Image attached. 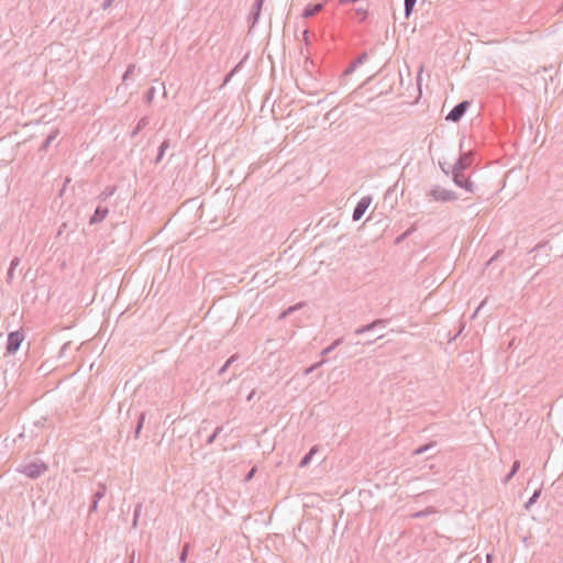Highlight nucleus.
Instances as JSON below:
<instances>
[{
  "label": "nucleus",
  "instance_id": "7",
  "mask_svg": "<svg viewBox=\"0 0 563 563\" xmlns=\"http://www.w3.org/2000/svg\"><path fill=\"white\" fill-rule=\"evenodd\" d=\"M371 202H372L371 196H365L357 202V205L355 206V208L353 210V214H352L353 221H358L364 216V213L368 209Z\"/></svg>",
  "mask_w": 563,
  "mask_h": 563
},
{
  "label": "nucleus",
  "instance_id": "42",
  "mask_svg": "<svg viewBox=\"0 0 563 563\" xmlns=\"http://www.w3.org/2000/svg\"><path fill=\"white\" fill-rule=\"evenodd\" d=\"M255 396V390H252L251 394L247 396L246 400L251 401Z\"/></svg>",
  "mask_w": 563,
  "mask_h": 563
},
{
  "label": "nucleus",
  "instance_id": "39",
  "mask_svg": "<svg viewBox=\"0 0 563 563\" xmlns=\"http://www.w3.org/2000/svg\"><path fill=\"white\" fill-rule=\"evenodd\" d=\"M514 476H510V472L505 476L503 483L507 484Z\"/></svg>",
  "mask_w": 563,
  "mask_h": 563
},
{
  "label": "nucleus",
  "instance_id": "28",
  "mask_svg": "<svg viewBox=\"0 0 563 563\" xmlns=\"http://www.w3.org/2000/svg\"><path fill=\"white\" fill-rule=\"evenodd\" d=\"M355 14L357 15L358 20L362 22L367 18L368 12L366 9L357 8V9H355Z\"/></svg>",
  "mask_w": 563,
  "mask_h": 563
},
{
  "label": "nucleus",
  "instance_id": "18",
  "mask_svg": "<svg viewBox=\"0 0 563 563\" xmlns=\"http://www.w3.org/2000/svg\"><path fill=\"white\" fill-rule=\"evenodd\" d=\"M417 0H405V16L408 19L413 11Z\"/></svg>",
  "mask_w": 563,
  "mask_h": 563
},
{
  "label": "nucleus",
  "instance_id": "3",
  "mask_svg": "<svg viewBox=\"0 0 563 563\" xmlns=\"http://www.w3.org/2000/svg\"><path fill=\"white\" fill-rule=\"evenodd\" d=\"M468 107V101H461L446 114L445 120L454 123L459 122L467 111Z\"/></svg>",
  "mask_w": 563,
  "mask_h": 563
},
{
  "label": "nucleus",
  "instance_id": "9",
  "mask_svg": "<svg viewBox=\"0 0 563 563\" xmlns=\"http://www.w3.org/2000/svg\"><path fill=\"white\" fill-rule=\"evenodd\" d=\"M109 213V209L106 206H102V203H99L93 212V214L90 217L89 223L90 224H98L102 222Z\"/></svg>",
  "mask_w": 563,
  "mask_h": 563
},
{
  "label": "nucleus",
  "instance_id": "11",
  "mask_svg": "<svg viewBox=\"0 0 563 563\" xmlns=\"http://www.w3.org/2000/svg\"><path fill=\"white\" fill-rule=\"evenodd\" d=\"M263 4L253 3L252 10L249 15L250 31L256 25L260 20Z\"/></svg>",
  "mask_w": 563,
  "mask_h": 563
},
{
  "label": "nucleus",
  "instance_id": "43",
  "mask_svg": "<svg viewBox=\"0 0 563 563\" xmlns=\"http://www.w3.org/2000/svg\"><path fill=\"white\" fill-rule=\"evenodd\" d=\"M227 369L228 367L225 365H222V367L219 369V375H222Z\"/></svg>",
  "mask_w": 563,
  "mask_h": 563
},
{
  "label": "nucleus",
  "instance_id": "13",
  "mask_svg": "<svg viewBox=\"0 0 563 563\" xmlns=\"http://www.w3.org/2000/svg\"><path fill=\"white\" fill-rule=\"evenodd\" d=\"M317 451H318L317 446L311 448L310 451L301 459L299 466L300 467L308 466V464L311 462L312 456L314 455V453Z\"/></svg>",
  "mask_w": 563,
  "mask_h": 563
},
{
  "label": "nucleus",
  "instance_id": "45",
  "mask_svg": "<svg viewBox=\"0 0 563 563\" xmlns=\"http://www.w3.org/2000/svg\"><path fill=\"white\" fill-rule=\"evenodd\" d=\"M265 0H255L254 3L264 4Z\"/></svg>",
  "mask_w": 563,
  "mask_h": 563
},
{
  "label": "nucleus",
  "instance_id": "46",
  "mask_svg": "<svg viewBox=\"0 0 563 563\" xmlns=\"http://www.w3.org/2000/svg\"><path fill=\"white\" fill-rule=\"evenodd\" d=\"M265 0H255L254 3L264 4Z\"/></svg>",
  "mask_w": 563,
  "mask_h": 563
},
{
  "label": "nucleus",
  "instance_id": "37",
  "mask_svg": "<svg viewBox=\"0 0 563 563\" xmlns=\"http://www.w3.org/2000/svg\"><path fill=\"white\" fill-rule=\"evenodd\" d=\"M98 508V503L96 500H91V505L89 507V514L95 512Z\"/></svg>",
  "mask_w": 563,
  "mask_h": 563
},
{
  "label": "nucleus",
  "instance_id": "38",
  "mask_svg": "<svg viewBox=\"0 0 563 563\" xmlns=\"http://www.w3.org/2000/svg\"><path fill=\"white\" fill-rule=\"evenodd\" d=\"M147 121L145 118L141 119L137 123L139 129H143L146 125Z\"/></svg>",
  "mask_w": 563,
  "mask_h": 563
},
{
  "label": "nucleus",
  "instance_id": "40",
  "mask_svg": "<svg viewBox=\"0 0 563 563\" xmlns=\"http://www.w3.org/2000/svg\"><path fill=\"white\" fill-rule=\"evenodd\" d=\"M410 233V230H407L401 236L397 238V242H400L404 238H406Z\"/></svg>",
  "mask_w": 563,
  "mask_h": 563
},
{
  "label": "nucleus",
  "instance_id": "16",
  "mask_svg": "<svg viewBox=\"0 0 563 563\" xmlns=\"http://www.w3.org/2000/svg\"><path fill=\"white\" fill-rule=\"evenodd\" d=\"M57 135H58V130L52 131L51 134L46 137V140L42 144L41 151H46L49 147L51 143L57 137Z\"/></svg>",
  "mask_w": 563,
  "mask_h": 563
},
{
  "label": "nucleus",
  "instance_id": "4",
  "mask_svg": "<svg viewBox=\"0 0 563 563\" xmlns=\"http://www.w3.org/2000/svg\"><path fill=\"white\" fill-rule=\"evenodd\" d=\"M465 170H452V179L459 187L465 189L467 192H474V184L464 174Z\"/></svg>",
  "mask_w": 563,
  "mask_h": 563
},
{
  "label": "nucleus",
  "instance_id": "22",
  "mask_svg": "<svg viewBox=\"0 0 563 563\" xmlns=\"http://www.w3.org/2000/svg\"><path fill=\"white\" fill-rule=\"evenodd\" d=\"M540 495H541V489L534 490L533 495L526 503L525 507L527 509H529L537 501V499L540 497Z\"/></svg>",
  "mask_w": 563,
  "mask_h": 563
},
{
  "label": "nucleus",
  "instance_id": "19",
  "mask_svg": "<svg viewBox=\"0 0 563 563\" xmlns=\"http://www.w3.org/2000/svg\"><path fill=\"white\" fill-rule=\"evenodd\" d=\"M343 342V338H339L336 339L332 344H330L328 347H325L321 354L322 355H328L330 354L333 350H335L340 344H342Z\"/></svg>",
  "mask_w": 563,
  "mask_h": 563
},
{
  "label": "nucleus",
  "instance_id": "36",
  "mask_svg": "<svg viewBox=\"0 0 563 563\" xmlns=\"http://www.w3.org/2000/svg\"><path fill=\"white\" fill-rule=\"evenodd\" d=\"M114 0H104L102 3H101V8L103 10H107L113 2Z\"/></svg>",
  "mask_w": 563,
  "mask_h": 563
},
{
  "label": "nucleus",
  "instance_id": "10",
  "mask_svg": "<svg viewBox=\"0 0 563 563\" xmlns=\"http://www.w3.org/2000/svg\"><path fill=\"white\" fill-rule=\"evenodd\" d=\"M327 2H328V0H324L323 2H319V3L308 4L302 11V16L308 19V18L316 15L317 13H319L323 10L324 4Z\"/></svg>",
  "mask_w": 563,
  "mask_h": 563
},
{
  "label": "nucleus",
  "instance_id": "2",
  "mask_svg": "<svg viewBox=\"0 0 563 563\" xmlns=\"http://www.w3.org/2000/svg\"><path fill=\"white\" fill-rule=\"evenodd\" d=\"M47 470V464L41 460L21 465L18 468L20 473L24 474L25 476L32 479L41 477Z\"/></svg>",
  "mask_w": 563,
  "mask_h": 563
},
{
  "label": "nucleus",
  "instance_id": "32",
  "mask_svg": "<svg viewBox=\"0 0 563 563\" xmlns=\"http://www.w3.org/2000/svg\"><path fill=\"white\" fill-rule=\"evenodd\" d=\"M134 69H135L134 65H129L125 73L123 74V80H128L134 73Z\"/></svg>",
  "mask_w": 563,
  "mask_h": 563
},
{
  "label": "nucleus",
  "instance_id": "51",
  "mask_svg": "<svg viewBox=\"0 0 563 563\" xmlns=\"http://www.w3.org/2000/svg\"><path fill=\"white\" fill-rule=\"evenodd\" d=\"M499 253H497L494 257H490V262L494 261L497 256H498Z\"/></svg>",
  "mask_w": 563,
  "mask_h": 563
},
{
  "label": "nucleus",
  "instance_id": "50",
  "mask_svg": "<svg viewBox=\"0 0 563 563\" xmlns=\"http://www.w3.org/2000/svg\"><path fill=\"white\" fill-rule=\"evenodd\" d=\"M376 340H377V339L369 340V341H367V344H372V343H374Z\"/></svg>",
  "mask_w": 563,
  "mask_h": 563
},
{
  "label": "nucleus",
  "instance_id": "24",
  "mask_svg": "<svg viewBox=\"0 0 563 563\" xmlns=\"http://www.w3.org/2000/svg\"><path fill=\"white\" fill-rule=\"evenodd\" d=\"M434 445L433 442L429 443V444H424V445H421L419 448H417L415 451H413V454L415 455H421L423 453H426L430 448H432Z\"/></svg>",
  "mask_w": 563,
  "mask_h": 563
},
{
  "label": "nucleus",
  "instance_id": "44",
  "mask_svg": "<svg viewBox=\"0 0 563 563\" xmlns=\"http://www.w3.org/2000/svg\"><path fill=\"white\" fill-rule=\"evenodd\" d=\"M254 472H255V470H254V468H252V470L249 472V474L246 475V479H250V478L253 476Z\"/></svg>",
  "mask_w": 563,
  "mask_h": 563
},
{
  "label": "nucleus",
  "instance_id": "12",
  "mask_svg": "<svg viewBox=\"0 0 563 563\" xmlns=\"http://www.w3.org/2000/svg\"><path fill=\"white\" fill-rule=\"evenodd\" d=\"M115 191V187H107L104 190L100 192L97 197L99 203L106 202Z\"/></svg>",
  "mask_w": 563,
  "mask_h": 563
},
{
  "label": "nucleus",
  "instance_id": "20",
  "mask_svg": "<svg viewBox=\"0 0 563 563\" xmlns=\"http://www.w3.org/2000/svg\"><path fill=\"white\" fill-rule=\"evenodd\" d=\"M144 420H145V413L142 412V413L139 415L137 424H136L135 430H134V437L135 438H139V435L141 433V430L143 428V424H144Z\"/></svg>",
  "mask_w": 563,
  "mask_h": 563
},
{
  "label": "nucleus",
  "instance_id": "33",
  "mask_svg": "<svg viewBox=\"0 0 563 563\" xmlns=\"http://www.w3.org/2000/svg\"><path fill=\"white\" fill-rule=\"evenodd\" d=\"M520 468V462L519 461H515L512 466H511V470H510V476H515L516 473L519 471Z\"/></svg>",
  "mask_w": 563,
  "mask_h": 563
},
{
  "label": "nucleus",
  "instance_id": "23",
  "mask_svg": "<svg viewBox=\"0 0 563 563\" xmlns=\"http://www.w3.org/2000/svg\"><path fill=\"white\" fill-rule=\"evenodd\" d=\"M189 549H190V544L189 543H185L184 547H183V550L180 552V555H179L180 563H186L187 556H188V553H189Z\"/></svg>",
  "mask_w": 563,
  "mask_h": 563
},
{
  "label": "nucleus",
  "instance_id": "6",
  "mask_svg": "<svg viewBox=\"0 0 563 563\" xmlns=\"http://www.w3.org/2000/svg\"><path fill=\"white\" fill-rule=\"evenodd\" d=\"M474 153L472 151L461 153L460 157L452 167V170H466L473 163Z\"/></svg>",
  "mask_w": 563,
  "mask_h": 563
},
{
  "label": "nucleus",
  "instance_id": "17",
  "mask_svg": "<svg viewBox=\"0 0 563 563\" xmlns=\"http://www.w3.org/2000/svg\"><path fill=\"white\" fill-rule=\"evenodd\" d=\"M437 510L433 508V507H427L426 509L423 510H420V511H417L412 515L413 518H424L429 515H432V514H435Z\"/></svg>",
  "mask_w": 563,
  "mask_h": 563
},
{
  "label": "nucleus",
  "instance_id": "41",
  "mask_svg": "<svg viewBox=\"0 0 563 563\" xmlns=\"http://www.w3.org/2000/svg\"><path fill=\"white\" fill-rule=\"evenodd\" d=\"M134 559H135V551L133 550L130 554V562L129 563H134Z\"/></svg>",
  "mask_w": 563,
  "mask_h": 563
},
{
  "label": "nucleus",
  "instance_id": "48",
  "mask_svg": "<svg viewBox=\"0 0 563 563\" xmlns=\"http://www.w3.org/2000/svg\"><path fill=\"white\" fill-rule=\"evenodd\" d=\"M232 75H233V71H231V73L227 76L225 81H228V80L231 78V76H232Z\"/></svg>",
  "mask_w": 563,
  "mask_h": 563
},
{
  "label": "nucleus",
  "instance_id": "15",
  "mask_svg": "<svg viewBox=\"0 0 563 563\" xmlns=\"http://www.w3.org/2000/svg\"><path fill=\"white\" fill-rule=\"evenodd\" d=\"M167 148H169V141L165 140L158 147V153L155 159L156 163H159L163 159Z\"/></svg>",
  "mask_w": 563,
  "mask_h": 563
},
{
  "label": "nucleus",
  "instance_id": "47",
  "mask_svg": "<svg viewBox=\"0 0 563 563\" xmlns=\"http://www.w3.org/2000/svg\"><path fill=\"white\" fill-rule=\"evenodd\" d=\"M558 11L563 12V2L560 4Z\"/></svg>",
  "mask_w": 563,
  "mask_h": 563
},
{
  "label": "nucleus",
  "instance_id": "8",
  "mask_svg": "<svg viewBox=\"0 0 563 563\" xmlns=\"http://www.w3.org/2000/svg\"><path fill=\"white\" fill-rule=\"evenodd\" d=\"M388 323H389V319H376V320H374L373 322H371V323H368L366 325L357 328L354 331V334L355 335H361V334H363L365 332L372 331V330L377 329V328H385Z\"/></svg>",
  "mask_w": 563,
  "mask_h": 563
},
{
  "label": "nucleus",
  "instance_id": "34",
  "mask_svg": "<svg viewBox=\"0 0 563 563\" xmlns=\"http://www.w3.org/2000/svg\"><path fill=\"white\" fill-rule=\"evenodd\" d=\"M366 59H367V54L363 53L353 63H356V67H357L358 65H362Z\"/></svg>",
  "mask_w": 563,
  "mask_h": 563
},
{
  "label": "nucleus",
  "instance_id": "26",
  "mask_svg": "<svg viewBox=\"0 0 563 563\" xmlns=\"http://www.w3.org/2000/svg\"><path fill=\"white\" fill-rule=\"evenodd\" d=\"M223 430V427L219 426L216 428V430L213 431V433L208 438L207 440V443L208 444H211L216 441L217 437L222 432Z\"/></svg>",
  "mask_w": 563,
  "mask_h": 563
},
{
  "label": "nucleus",
  "instance_id": "5",
  "mask_svg": "<svg viewBox=\"0 0 563 563\" xmlns=\"http://www.w3.org/2000/svg\"><path fill=\"white\" fill-rule=\"evenodd\" d=\"M23 340H24V335L21 331L10 332L8 335L7 352L9 354H14L21 346V343L23 342Z\"/></svg>",
  "mask_w": 563,
  "mask_h": 563
},
{
  "label": "nucleus",
  "instance_id": "49",
  "mask_svg": "<svg viewBox=\"0 0 563 563\" xmlns=\"http://www.w3.org/2000/svg\"><path fill=\"white\" fill-rule=\"evenodd\" d=\"M141 129L136 126V129L133 131V135H135Z\"/></svg>",
  "mask_w": 563,
  "mask_h": 563
},
{
  "label": "nucleus",
  "instance_id": "25",
  "mask_svg": "<svg viewBox=\"0 0 563 563\" xmlns=\"http://www.w3.org/2000/svg\"><path fill=\"white\" fill-rule=\"evenodd\" d=\"M141 509H142V505L137 504L135 506L134 514H133V522H132L133 528H136V526H137V520H139V517L141 514Z\"/></svg>",
  "mask_w": 563,
  "mask_h": 563
},
{
  "label": "nucleus",
  "instance_id": "21",
  "mask_svg": "<svg viewBox=\"0 0 563 563\" xmlns=\"http://www.w3.org/2000/svg\"><path fill=\"white\" fill-rule=\"evenodd\" d=\"M20 264V260L19 257H14L11 263H10V267L8 269V282H10L12 278H13V273H14V269L16 268V266Z\"/></svg>",
  "mask_w": 563,
  "mask_h": 563
},
{
  "label": "nucleus",
  "instance_id": "35",
  "mask_svg": "<svg viewBox=\"0 0 563 563\" xmlns=\"http://www.w3.org/2000/svg\"><path fill=\"white\" fill-rule=\"evenodd\" d=\"M236 360H238V355L234 354V355L230 356L223 365H225L229 368L231 366V364L233 362H235Z\"/></svg>",
  "mask_w": 563,
  "mask_h": 563
},
{
  "label": "nucleus",
  "instance_id": "52",
  "mask_svg": "<svg viewBox=\"0 0 563 563\" xmlns=\"http://www.w3.org/2000/svg\"><path fill=\"white\" fill-rule=\"evenodd\" d=\"M442 170L445 173V175H449V170L444 169L443 167Z\"/></svg>",
  "mask_w": 563,
  "mask_h": 563
},
{
  "label": "nucleus",
  "instance_id": "14",
  "mask_svg": "<svg viewBox=\"0 0 563 563\" xmlns=\"http://www.w3.org/2000/svg\"><path fill=\"white\" fill-rule=\"evenodd\" d=\"M107 487L104 484L99 483L98 489L95 492L92 496V500H96V503H99L100 499H102L106 495Z\"/></svg>",
  "mask_w": 563,
  "mask_h": 563
},
{
  "label": "nucleus",
  "instance_id": "27",
  "mask_svg": "<svg viewBox=\"0 0 563 563\" xmlns=\"http://www.w3.org/2000/svg\"><path fill=\"white\" fill-rule=\"evenodd\" d=\"M356 69V63H351V65L342 73L341 80L345 79L347 76L353 74V71Z\"/></svg>",
  "mask_w": 563,
  "mask_h": 563
},
{
  "label": "nucleus",
  "instance_id": "30",
  "mask_svg": "<svg viewBox=\"0 0 563 563\" xmlns=\"http://www.w3.org/2000/svg\"><path fill=\"white\" fill-rule=\"evenodd\" d=\"M301 306H302L301 303H298V305L289 307L288 309H286L285 311L282 312L280 319L286 318L288 314L292 313L295 310H297Z\"/></svg>",
  "mask_w": 563,
  "mask_h": 563
},
{
  "label": "nucleus",
  "instance_id": "31",
  "mask_svg": "<svg viewBox=\"0 0 563 563\" xmlns=\"http://www.w3.org/2000/svg\"><path fill=\"white\" fill-rule=\"evenodd\" d=\"M155 91H156V90H155V88H154V87H151V88L146 91V93H145V100H146V102H148V103H150V102H152V100L154 99V96H155Z\"/></svg>",
  "mask_w": 563,
  "mask_h": 563
},
{
  "label": "nucleus",
  "instance_id": "1",
  "mask_svg": "<svg viewBox=\"0 0 563 563\" xmlns=\"http://www.w3.org/2000/svg\"><path fill=\"white\" fill-rule=\"evenodd\" d=\"M427 198L429 201L437 202H452L459 199V196L455 191L445 189L439 185H434L427 192Z\"/></svg>",
  "mask_w": 563,
  "mask_h": 563
},
{
  "label": "nucleus",
  "instance_id": "29",
  "mask_svg": "<svg viewBox=\"0 0 563 563\" xmlns=\"http://www.w3.org/2000/svg\"><path fill=\"white\" fill-rule=\"evenodd\" d=\"M324 363V360H321L320 362H317L314 364H312L311 366L307 367L305 369V375H309L311 374L312 372H314L317 368H319L320 366H322V364Z\"/></svg>",
  "mask_w": 563,
  "mask_h": 563
}]
</instances>
